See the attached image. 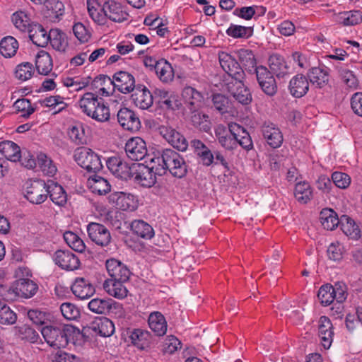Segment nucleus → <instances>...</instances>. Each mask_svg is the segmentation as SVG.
Returning <instances> with one entry per match:
<instances>
[{
    "instance_id": "58",
    "label": "nucleus",
    "mask_w": 362,
    "mask_h": 362,
    "mask_svg": "<svg viewBox=\"0 0 362 362\" xmlns=\"http://www.w3.org/2000/svg\"><path fill=\"white\" fill-rule=\"evenodd\" d=\"M112 86V78L106 75L96 76L91 83L93 88H98L103 95H108L109 92L106 86Z\"/></svg>"
},
{
    "instance_id": "39",
    "label": "nucleus",
    "mask_w": 362,
    "mask_h": 362,
    "mask_svg": "<svg viewBox=\"0 0 362 362\" xmlns=\"http://www.w3.org/2000/svg\"><path fill=\"white\" fill-rule=\"evenodd\" d=\"M0 151L7 160L12 162L18 161L21 157L20 147L11 141L1 142Z\"/></svg>"
},
{
    "instance_id": "51",
    "label": "nucleus",
    "mask_w": 362,
    "mask_h": 362,
    "mask_svg": "<svg viewBox=\"0 0 362 362\" xmlns=\"http://www.w3.org/2000/svg\"><path fill=\"white\" fill-rule=\"evenodd\" d=\"M226 34L233 38H248L253 34L252 27L231 24L226 30Z\"/></svg>"
},
{
    "instance_id": "25",
    "label": "nucleus",
    "mask_w": 362,
    "mask_h": 362,
    "mask_svg": "<svg viewBox=\"0 0 362 362\" xmlns=\"http://www.w3.org/2000/svg\"><path fill=\"white\" fill-rule=\"evenodd\" d=\"M269 66L272 75H275L279 79L285 78L291 74L290 66L279 54H274L269 57Z\"/></svg>"
},
{
    "instance_id": "37",
    "label": "nucleus",
    "mask_w": 362,
    "mask_h": 362,
    "mask_svg": "<svg viewBox=\"0 0 362 362\" xmlns=\"http://www.w3.org/2000/svg\"><path fill=\"white\" fill-rule=\"evenodd\" d=\"M35 66L40 74L47 75L52 69L53 63L48 52L40 50L35 57Z\"/></svg>"
},
{
    "instance_id": "61",
    "label": "nucleus",
    "mask_w": 362,
    "mask_h": 362,
    "mask_svg": "<svg viewBox=\"0 0 362 362\" xmlns=\"http://www.w3.org/2000/svg\"><path fill=\"white\" fill-rule=\"evenodd\" d=\"M18 333L21 338L23 340L35 343L40 338L38 333L32 327L27 325H23L18 327Z\"/></svg>"
},
{
    "instance_id": "36",
    "label": "nucleus",
    "mask_w": 362,
    "mask_h": 362,
    "mask_svg": "<svg viewBox=\"0 0 362 362\" xmlns=\"http://www.w3.org/2000/svg\"><path fill=\"white\" fill-rule=\"evenodd\" d=\"M148 325L158 336H163L167 331V322L164 316L159 312H154L148 317Z\"/></svg>"
},
{
    "instance_id": "27",
    "label": "nucleus",
    "mask_w": 362,
    "mask_h": 362,
    "mask_svg": "<svg viewBox=\"0 0 362 362\" xmlns=\"http://www.w3.org/2000/svg\"><path fill=\"white\" fill-rule=\"evenodd\" d=\"M288 88L293 97L300 98L304 96L309 90L308 76L302 74L294 76L289 82Z\"/></svg>"
},
{
    "instance_id": "14",
    "label": "nucleus",
    "mask_w": 362,
    "mask_h": 362,
    "mask_svg": "<svg viewBox=\"0 0 362 362\" xmlns=\"http://www.w3.org/2000/svg\"><path fill=\"white\" fill-rule=\"evenodd\" d=\"M158 132L175 148L180 151L187 150L188 147L187 139L175 129L168 125H160L158 127Z\"/></svg>"
},
{
    "instance_id": "23",
    "label": "nucleus",
    "mask_w": 362,
    "mask_h": 362,
    "mask_svg": "<svg viewBox=\"0 0 362 362\" xmlns=\"http://www.w3.org/2000/svg\"><path fill=\"white\" fill-rule=\"evenodd\" d=\"M134 90V92L131 97L132 102L136 107L142 110H147L152 106L153 97L144 85H136Z\"/></svg>"
},
{
    "instance_id": "24",
    "label": "nucleus",
    "mask_w": 362,
    "mask_h": 362,
    "mask_svg": "<svg viewBox=\"0 0 362 362\" xmlns=\"http://www.w3.org/2000/svg\"><path fill=\"white\" fill-rule=\"evenodd\" d=\"M42 14L50 22L59 21L64 14V6L59 0H46L43 3Z\"/></svg>"
},
{
    "instance_id": "50",
    "label": "nucleus",
    "mask_w": 362,
    "mask_h": 362,
    "mask_svg": "<svg viewBox=\"0 0 362 362\" xmlns=\"http://www.w3.org/2000/svg\"><path fill=\"white\" fill-rule=\"evenodd\" d=\"M87 8L89 16L95 23L99 25L105 23L104 13L96 0H87Z\"/></svg>"
},
{
    "instance_id": "18",
    "label": "nucleus",
    "mask_w": 362,
    "mask_h": 362,
    "mask_svg": "<svg viewBox=\"0 0 362 362\" xmlns=\"http://www.w3.org/2000/svg\"><path fill=\"white\" fill-rule=\"evenodd\" d=\"M54 261L62 269L74 271L79 268L80 260L70 250H59L54 255Z\"/></svg>"
},
{
    "instance_id": "63",
    "label": "nucleus",
    "mask_w": 362,
    "mask_h": 362,
    "mask_svg": "<svg viewBox=\"0 0 362 362\" xmlns=\"http://www.w3.org/2000/svg\"><path fill=\"white\" fill-rule=\"evenodd\" d=\"M332 182L339 188L346 189L351 183V177L349 175L342 172H334L332 175Z\"/></svg>"
},
{
    "instance_id": "49",
    "label": "nucleus",
    "mask_w": 362,
    "mask_h": 362,
    "mask_svg": "<svg viewBox=\"0 0 362 362\" xmlns=\"http://www.w3.org/2000/svg\"><path fill=\"white\" fill-rule=\"evenodd\" d=\"M237 54L239 61L247 71L251 72L257 67L256 59L251 50L241 49L237 52Z\"/></svg>"
},
{
    "instance_id": "17",
    "label": "nucleus",
    "mask_w": 362,
    "mask_h": 362,
    "mask_svg": "<svg viewBox=\"0 0 362 362\" xmlns=\"http://www.w3.org/2000/svg\"><path fill=\"white\" fill-rule=\"evenodd\" d=\"M110 202L122 211H134L137 209V199L134 195L123 192H115L109 197Z\"/></svg>"
},
{
    "instance_id": "6",
    "label": "nucleus",
    "mask_w": 362,
    "mask_h": 362,
    "mask_svg": "<svg viewBox=\"0 0 362 362\" xmlns=\"http://www.w3.org/2000/svg\"><path fill=\"white\" fill-rule=\"evenodd\" d=\"M45 341L54 349L65 348L71 340L74 327L70 325H46L41 330Z\"/></svg>"
},
{
    "instance_id": "30",
    "label": "nucleus",
    "mask_w": 362,
    "mask_h": 362,
    "mask_svg": "<svg viewBox=\"0 0 362 362\" xmlns=\"http://www.w3.org/2000/svg\"><path fill=\"white\" fill-rule=\"evenodd\" d=\"M129 339L132 344L141 350L150 347L151 334L149 332L142 329H134L129 332Z\"/></svg>"
},
{
    "instance_id": "32",
    "label": "nucleus",
    "mask_w": 362,
    "mask_h": 362,
    "mask_svg": "<svg viewBox=\"0 0 362 362\" xmlns=\"http://www.w3.org/2000/svg\"><path fill=\"white\" fill-rule=\"evenodd\" d=\"M91 329L104 337H110L115 332V325L108 318L103 317L95 319L90 326Z\"/></svg>"
},
{
    "instance_id": "42",
    "label": "nucleus",
    "mask_w": 362,
    "mask_h": 362,
    "mask_svg": "<svg viewBox=\"0 0 362 362\" xmlns=\"http://www.w3.org/2000/svg\"><path fill=\"white\" fill-rule=\"evenodd\" d=\"M88 184L93 192L100 195L107 194L111 188V185L107 180L96 174L88 178Z\"/></svg>"
},
{
    "instance_id": "53",
    "label": "nucleus",
    "mask_w": 362,
    "mask_h": 362,
    "mask_svg": "<svg viewBox=\"0 0 362 362\" xmlns=\"http://www.w3.org/2000/svg\"><path fill=\"white\" fill-rule=\"evenodd\" d=\"M37 165L44 174L53 176L57 172V168L52 160L44 153H40L37 158Z\"/></svg>"
},
{
    "instance_id": "26",
    "label": "nucleus",
    "mask_w": 362,
    "mask_h": 362,
    "mask_svg": "<svg viewBox=\"0 0 362 362\" xmlns=\"http://www.w3.org/2000/svg\"><path fill=\"white\" fill-rule=\"evenodd\" d=\"M71 288L75 296L81 300L91 297L95 291L89 280L83 277L76 278Z\"/></svg>"
},
{
    "instance_id": "47",
    "label": "nucleus",
    "mask_w": 362,
    "mask_h": 362,
    "mask_svg": "<svg viewBox=\"0 0 362 362\" xmlns=\"http://www.w3.org/2000/svg\"><path fill=\"white\" fill-rule=\"evenodd\" d=\"M337 21L345 26L355 25L362 21V13L360 11L341 12L339 13Z\"/></svg>"
},
{
    "instance_id": "15",
    "label": "nucleus",
    "mask_w": 362,
    "mask_h": 362,
    "mask_svg": "<svg viewBox=\"0 0 362 362\" xmlns=\"http://www.w3.org/2000/svg\"><path fill=\"white\" fill-rule=\"evenodd\" d=\"M228 92L240 103L247 105L252 101L250 90L243 83V79H235L226 84Z\"/></svg>"
},
{
    "instance_id": "60",
    "label": "nucleus",
    "mask_w": 362,
    "mask_h": 362,
    "mask_svg": "<svg viewBox=\"0 0 362 362\" xmlns=\"http://www.w3.org/2000/svg\"><path fill=\"white\" fill-rule=\"evenodd\" d=\"M18 112H22V117L28 118L35 112V108L31 106L30 100L22 98L17 100L13 105Z\"/></svg>"
},
{
    "instance_id": "19",
    "label": "nucleus",
    "mask_w": 362,
    "mask_h": 362,
    "mask_svg": "<svg viewBox=\"0 0 362 362\" xmlns=\"http://www.w3.org/2000/svg\"><path fill=\"white\" fill-rule=\"evenodd\" d=\"M112 86L124 94L134 91L136 87L133 75L124 71H117L113 75Z\"/></svg>"
},
{
    "instance_id": "5",
    "label": "nucleus",
    "mask_w": 362,
    "mask_h": 362,
    "mask_svg": "<svg viewBox=\"0 0 362 362\" xmlns=\"http://www.w3.org/2000/svg\"><path fill=\"white\" fill-rule=\"evenodd\" d=\"M78 103L82 111L95 121L105 122L110 119L109 107L97 95L90 92L86 93Z\"/></svg>"
},
{
    "instance_id": "12",
    "label": "nucleus",
    "mask_w": 362,
    "mask_h": 362,
    "mask_svg": "<svg viewBox=\"0 0 362 362\" xmlns=\"http://www.w3.org/2000/svg\"><path fill=\"white\" fill-rule=\"evenodd\" d=\"M87 233L92 242L101 247H107L111 243L110 230L103 224L91 222L87 226Z\"/></svg>"
},
{
    "instance_id": "31",
    "label": "nucleus",
    "mask_w": 362,
    "mask_h": 362,
    "mask_svg": "<svg viewBox=\"0 0 362 362\" xmlns=\"http://www.w3.org/2000/svg\"><path fill=\"white\" fill-rule=\"evenodd\" d=\"M58 206H64L67 202V194L64 188L52 180H48L47 197Z\"/></svg>"
},
{
    "instance_id": "44",
    "label": "nucleus",
    "mask_w": 362,
    "mask_h": 362,
    "mask_svg": "<svg viewBox=\"0 0 362 362\" xmlns=\"http://www.w3.org/2000/svg\"><path fill=\"white\" fill-rule=\"evenodd\" d=\"M11 21L14 26L21 32H28L31 25L35 23L31 22L28 14L23 11H18L13 13Z\"/></svg>"
},
{
    "instance_id": "45",
    "label": "nucleus",
    "mask_w": 362,
    "mask_h": 362,
    "mask_svg": "<svg viewBox=\"0 0 362 362\" xmlns=\"http://www.w3.org/2000/svg\"><path fill=\"white\" fill-rule=\"evenodd\" d=\"M18 48V42L12 36L5 37L0 42V53L6 58L14 56Z\"/></svg>"
},
{
    "instance_id": "7",
    "label": "nucleus",
    "mask_w": 362,
    "mask_h": 362,
    "mask_svg": "<svg viewBox=\"0 0 362 362\" xmlns=\"http://www.w3.org/2000/svg\"><path fill=\"white\" fill-rule=\"evenodd\" d=\"M74 158L78 165L89 173H96L103 168L100 156L89 148H77Z\"/></svg>"
},
{
    "instance_id": "46",
    "label": "nucleus",
    "mask_w": 362,
    "mask_h": 362,
    "mask_svg": "<svg viewBox=\"0 0 362 362\" xmlns=\"http://www.w3.org/2000/svg\"><path fill=\"white\" fill-rule=\"evenodd\" d=\"M339 76L347 86V87L354 90L358 86V82L356 76L353 74V71L348 69L346 67L341 64H337L335 66Z\"/></svg>"
},
{
    "instance_id": "55",
    "label": "nucleus",
    "mask_w": 362,
    "mask_h": 362,
    "mask_svg": "<svg viewBox=\"0 0 362 362\" xmlns=\"http://www.w3.org/2000/svg\"><path fill=\"white\" fill-rule=\"evenodd\" d=\"M68 134L70 139L76 145H82L86 143L84 129L80 124L69 127Z\"/></svg>"
},
{
    "instance_id": "43",
    "label": "nucleus",
    "mask_w": 362,
    "mask_h": 362,
    "mask_svg": "<svg viewBox=\"0 0 362 362\" xmlns=\"http://www.w3.org/2000/svg\"><path fill=\"white\" fill-rule=\"evenodd\" d=\"M320 219L324 228L327 230H332L340 224L336 212L331 209H323L320 212Z\"/></svg>"
},
{
    "instance_id": "28",
    "label": "nucleus",
    "mask_w": 362,
    "mask_h": 362,
    "mask_svg": "<svg viewBox=\"0 0 362 362\" xmlns=\"http://www.w3.org/2000/svg\"><path fill=\"white\" fill-rule=\"evenodd\" d=\"M310 83L317 88H322L329 83V71L327 67H313L307 73Z\"/></svg>"
},
{
    "instance_id": "62",
    "label": "nucleus",
    "mask_w": 362,
    "mask_h": 362,
    "mask_svg": "<svg viewBox=\"0 0 362 362\" xmlns=\"http://www.w3.org/2000/svg\"><path fill=\"white\" fill-rule=\"evenodd\" d=\"M16 77L23 81H27L33 76V65L25 62L17 66L15 71Z\"/></svg>"
},
{
    "instance_id": "52",
    "label": "nucleus",
    "mask_w": 362,
    "mask_h": 362,
    "mask_svg": "<svg viewBox=\"0 0 362 362\" xmlns=\"http://www.w3.org/2000/svg\"><path fill=\"white\" fill-rule=\"evenodd\" d=\"M64 239L66 243L74 250L83 252L86 245L81 238L71 231H66L64 233Z\"/></svg>"
},
{
    "instance_id": "57",
    "label": "nucleus",
    "mask_w": 362,
    "mask_h": 362,
    "mask_svg": "<svg viewBox=\"0 0 362 362\" xmlns=\"http://www.w3.org/2000/svg\"><path fill=\"white\" fill-rule=\"evenodd\" d=\"M90 83V78H80L78 77H67L64 79L65 86L71 88V91H79L86 87Z\"/></svg>"
},
{
    "instance_id": "1",
    "label": "nucleus",
    "mask_w": 362,
    "mask_h": 362,
    "mask_svg": "<svg viewBox=\"0 0 362 362\" xmlns=\"http://www.w3.org/2000/svg\"><path fill=\"white\" fill-rule=\"evenodd\" d=\"M105 267L110 278L103 283L104 290L116 298H124L128 293L125 284L129 280L132 272L126 264L114 258L107 259Z\"/></svg>"
},
{
    "instance_id": "56",
    "label": "nucleus",
    "mask_w": 362,
    "mask_h": 362,
    "mask_svg": "<svg viewBox=\"0 0 362 362\" xmlns=\"http://www.w3.org/2000/svg\"><path fill=\"white\" fill-rule=\"evenodd\" d=\"M88 308L93 313L105 314L111 309V304L107 300L94 298L89 302Z\"/></svg>"
},
{
    "instance_id": "41",
    "label": "nucleus",
    "mask_w": 362,
    "mask_h": 362,
    "mask_svg": "<svg viewBox=\"0 0 362 362\" xmlns=\"http://www.w3.org/2000/svg\"><path fill=\"white\" fill-rule=\"evenodd\" d=\"M340 226L343 233L354 240L361 237V230L355 221L347 216H342L340 219Z\"/></svg>"
},
{
    "instance_id": "38",
    "label": "nucleus",
    "mask_w": 362,
    "mask_h": 362,
    "mask_svg": "<svg viewBox=\"0 0 362 362\" xmlns=\"http://www.w3.org/2000/svg\"><path fill=\"white\" fill-rule=\"evenodd\" d=\"M131 230L139 237L150 240L154 236L153 227L143 220H134L131 223Z\"/></svg>"
},
{
    "instance_id": "3",
    "label": "nucleus",
    "mask_w": 362,
    "mask_h": 362,
    "mask_svg": "<svg viewBox=\"0 0 362 362\" xmlns=\"http://www.w3.org/2000/svg\"><path fill=\"white\" fill-rule=\"evenodd\" d=\"M215 136L219 144L226 150L232 151L240 146L247 151L253 148L250 134L241 125L230 122L228 127L218 124L215 129Z\"/></svg>"
},
{
    "instance_id": "10",
    "label": "nucleus",
    "mask_w": 362,
    "mask_h": 362,
    "mask_svg": "<svg viewBox=\"0 0 362 362\" xmlns=\"http://www.w3.org/2000/svg\"><path fill=\"white\" fill-rule=\"evenodd\" d=\"M218 60L223 70L231 77V81L235 79H244L245 72L243 69L232 54L220 52Z\"/></svg>"
},
{
    "instance_id": "59",
    "label": "nucleus",
    "mask_w": 362,
    "mask_h": 362,
    "mask_svg": "<svg viewBox=\"0 0 362 362\" xmlns=\"http://www.w3.org/2000/svg\"><path fill=\"white\" fill-rule=\"evenodd\" d=\"M155 95L158 98V103L168 109H173V102L175 101V96L168 91L163 89H156Z\"/></svg>"
},
{
    "instance_id": "64",
    "label": "nucleus",
    "mask_w": 362,
    "mask_h": 362,
    "mask_svg": "<svg viewBox=\"0 0 362 362\" xmlns=\"http://www.w3.org/2000/svg\"><path fill=\"white\" fill-rule=\"evenodd\" d=\"M60 310L64 318L69 320L76 319L80 315L78 309L70 303H62Z\"/></svg>"
},
{
    "instance_id": "13",
    "label": "nucleus",
    "mask_w": 362,
    "mask_h": 362,
    "mask_svg": "<svg viewBox=\"0 0 362 362\" xmlns=\"http://www.w3.org/2000/svg\"><path fill=\"white\" fill-rule=\"evenodd\" d=\"M257 82L267 95L272 96L277 91V85L271 71L265 66H259L255 69Z\"/></svg>"
},
{
    "instance_id": "29",
    "label": "nucleus",
    "mask_w": 362,
    "mask_h": 362,
    "mask_svg": "<svg viewBox=\"0 0 362 362\" xmlns=\"http://www.w3.org/2000/svg\"><path fill=\"white\" fill-rule=\"evenodd\" d=\"M318 334L324 348L329 349L333 340L332 324L327 316H322L319 320Z\"/></svg>"
},
{
    "instance_id": "20",
    "label": "nucleus",
    "mask_w": 362,
    "mask_h": 362,
    "mask_svg": "<svg viewBox=\"0 0 362 362\" xmlns=\"http://www.w3.org/2000/svg\"><path fill=\"white\" fill-rule=\"evenodd\" d=\"M117 120L124 129L131 132H136L141 127L140 119L137 115L127 107L121 108L117 112Z\"/></svg>"
},
{
    "instance_id": "9",
    "label": "nucleus",
    "mask_w": 362,
    "mask_h": 362,
    "mask_svg": "<svg viewBox=\"0 0 362 362\" xmlns=\"http://www.w3.org/2000/svg\"><path fill=\"white\" fill-rule=\"evenodd\" d=\"M135 164L129 165L122 160L120 157L112 156L106 161L109 170L116 177L122 180H128L133 177V172L135 170Z\"/></svg>"
},
{
    "instance_id": "40",
    "label": "nucleus",
    "mask_w": 362,
    "mask_h": 362,
    "mask_svg": "<svg viewBox=\"0 0 362 362\" xmlns=\"http://www.w3.org/2000/svg\"><path fill=\"white\" fill-rule=\"evenodd\" d=\"M16 289L19 292L21 298H30L37 293L38 286L30 279H20L16 281Z\"/></svg>"
},
{
    "instance_id": "21",
    "label": "nucleus",
    "mask_w": 362,
    "mask_h": 362,
    "mask_svg": "<svg viewBox=\"0 0 362 362\" xmlns=\"http://www.w3.org/2000/svg\"><path fill=\"white\" fill-rule=\"evenodd\" d=\"M127 156L132 160H141L147 154L146 142L140 137L129 139L125 144Z\"/></svg>"
},
{
    "instance_id": "48",
    "label": "nucleus",
    "mask_w": 362,
    "mask_h": 362,
    "mask_svg": "<svg viewBox=\"0 0 362 362\" xmlns=\"http://www.w3.org/2000/svg\"><path fill=\"white\" fill-rule=\"evenodd\" d=\"M312 194L311 187L308 182H300L296 185L294 195L300 203H308L310 200Z\"/></svg>"
},
{
    "instance_id": "8",
    "label": "nucleus",
    "mask_w": 362,
    "mask_h": 362,
    "mask_svg": "<svg viewBox=\"0 0 362 362\" xmlns=\"http://www.w3.org/2000/svg\"><path fill=\"white\" fill-rule=\"evenodd\" d=\"M25 197L30 203L40 204L47 199L48 182L35 180L26 183Z\"/></svg>"
},
{
    "instance_id": "34",
    "label": "nucleus",
    "mask_w": 362,
    "mask_h": 362,
    "mask_svg": "<svg viewBox=\"0 0 362 362\" xmlns=\"http://www.w3.org/2000/svg\"><path fill=\"white\" fill-rule=\"evenodd\" d=\"M48 42L57 51L64 52L68 47V40L66 34L59 29H51L48 35Z\"/></svg>"
},
{
    "instance_id": "2",
    "label": "nucleus",
    "mask_w": 362,
    "mask_h": 362,
    "mask_svg": "<svg viewBox=\"0 0 362 362\" xmlns=\"http://www.w3.org/2000/svg\"><path fill=\"white\" fill-rule=\"evenodd\" d=\"M182 97L184 110L190 115L192 124L204 132H209L211 123L209 116L201 110L204 105L202 93L191 86H187L182 90Z\"/></svg>"
},
{
    "instance_id": "11",
    "label": "nucleus",
    "mask_w": 362,
    "mask_h": 362,
    "mask_svg": "<svg viewBox=\"0 0 362 362\" xmlns=\"http://www.w3.org/2000/svg\"><path fill=\"white\" fill-rule=\"evenodd\" d=\"M151 166L148 167L144 164H135V170L133 172L134 180L144 187H151L156 182V177L158 175L156 168V163H151Z\"/></svg>"
},
{
    "instance_id": "4",
    "label": "nucleus",
    "mask_w": 362,
    "mask_h": 362,
    "mask_svg": "<svg viewBox=\"0 0 362 362\" xmlns=\"http://www.w3.org/2000/svg\"><path fill=\"white\" fill-rule=\"evenodd\" d=\"M151 163H156V171L158 175H165L167 171L175 177L182 178L187 173L188 166L185 158L177 151L171 148L158 150Z\"/></svg>"
},
{
    "instance_id": "22",
    "label": "nucleus",
    "mask_w": 362,
    "mask_h": 362,
    "mask_svg": "<svg viewBox=\"0 0 362 362\" xmlns=\"http://www.w3.org/2000/svg\"><path fill=\"white\" fill-rule=\"evenodd\" d=\"M101 11L104 13L105 19L108 18L115 22H122L129 16V14L123 10L122 5L114 0L105 1Z\"/></svg>"
},
{
    "instance_id": "16",
    "label": "nucleus",
    "mask_w": 362,
    "mask_h": 362,
    "mask_svg": "<svg viewBox=\"0 0 362 362\" xmlns=\"http://www.w3.org/2000/svg\"><path fill=\"white\" fill-rule=\"evenodd\" d=\"M261 132L267 144L272 148H276L281 146L283 134L276 124L266 121L261 127Z\"/></svg>"
},
{
    "instance_id": "54",
    "label": "nucleus",
    "mask_w": 362,
    "mask_h": 362,
    "mask_svg": "<svg viewBox=\"0 0 362 362\" xmlns=\"http://www.w3.org/2000/svg\"><path fill=\"white\" fill-rule=\"evenodd\" d=\"M334 288H333L332 285L329 284L322 285L319 288L317 298L322 305L327 306L334 302Z\"/></svg>"
},
{
    "instance_id": "33",
    "label": "nucleus",
    "mask_w": 362,
    "mask_h": 362,
    "mask_svg": "<svg viewBox=\"0 0 362 362\" xmlns=\"http://www.w3.org/2000/svg\"><path fill=\"white\" fill-rule=\"evenodd\" d=\"M29 37L38 47H44L48 44L49 33L39 23H35L31 25L30 30L28 32Z\"/></svg>"
},
{
    "instance_id": "35",
    "label": "nucleus",
    "mask_w": 362,
    "mask_h": 362,
    "mask_svg": "<svg viewBox=\"0 0 362 362\" xmlns=\"http://www.w3.org/2000/svg\"><path fill=\"white\" fill-rule=\"evenodd\" d=\"M154 71L163 83H168L174 78V71L171 64L164 59L158 60L154 64Z\"/></svg>"
}]
</instances>
